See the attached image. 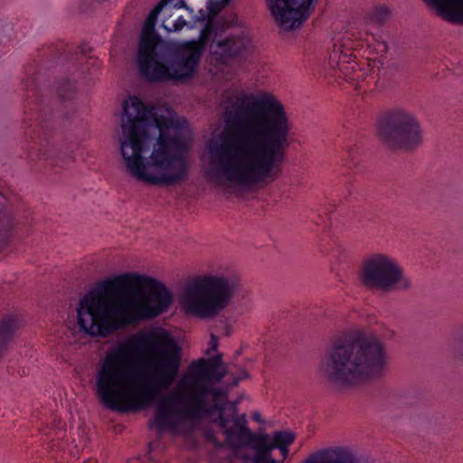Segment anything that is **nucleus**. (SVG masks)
Returning a JSON list of instances; mask_svg holds the SVG:
<instances>
[{
  "instance_id": "4468645a",
  "label": "nucleus",
  "mask_w": 463,
  "mask_h": 463,
  "mask_svg": "<svg viewBox=\"0 0 463 463\" xmlns=\"http://www.w3.org/2000/svg\"><path fill=\"white\" fill-rule=\"evenodd\" d=\"M273 18L284 30H292L306 21L318 0H266Z\"/></svg>"
},
{
  "instance_id": "2eb2a0df",
  "label": "nucleus",
  "mask_w": 463,
  "mask_h": 463,
  "mask_svg": "<svg viewBox=\"0 0 463 463\" xmlns=\"http://www.w3.org/2000/svg\"><path fill=\"white\" fill-rule=\"evenodd\" d=\"M444 20L463 24V0H424Z\"/></svg>"
},
{
  "instance_id": "dca6fc26",
  "label": "nucleus",
  "mask_w": 463,
  "mask_h": 463,
  "mask_svg": "<svg viewBox=\"0 0 463 463\" xmlns=\"http://www.w3.org/2000/svg\"><path fill=\"white\" fill-rule=\"evenodd\" d=\"M301 463H354L341 448L324 449L310 454Z\"/></svg>"
},
{
  "instance_id": "39448f33",
  "label": "nucleus",
  "mask_w": 463,
  "mask_h": 463,
  "mask_svg": "<svg viewBox=\"0 0 463 463\" xmlns=\"http://www.w3.org/2000/svg\"><path fill=\"white\" fill-rule=\"evenodd\" d=\"M117 294L109 298L90 292L77 308L78 325L91 336H108L128 326L152 319L168 311L171 291L160 281L137 273H124L104 283Z\"/></svg>"
},
{
  "instance_id": "9b49d317",
  "label": "nucleus",
  "mask_w": 463,
  "mask_h": 463,
  "mask_svg": "<svg viewBox=\"0 0 463 463\" xmlns=\"http://www.w3.org/2000/svg\"><path fill=\"white\" fill-rule=\"evenodd\" d=\"M361 280L367 288L385 291L404 289L411 284L396 260L383 253L373 254L364 260Z\"/></svg>"
},
{
  "instance_id": "9d476101",
  "label": "nucleus",
  "mask_w": 463,
  "mask_h": 463,
  "mask_svg": "<svg viewBox=\"0 0 463 463\" xmlns=\"http://www.w3.org/2000/svg\"><path fill=\"white\" fill-rule=\"evenodd\" d=\"M184 8L188 11L190 21H187L184 16L180 15L169 24L164 19L161 25L167 33H178L184 27L193 29L196 24L207 21L203 28L207 25H210L211 28L210 38L213 37V41L210 44V54L213 61L221 64H229L233 59L241 58L250 52L251 41L244 33L237 37L234 35L225 39H219L218 37L219 33L235 24V16H232L227 21L222 20L213 24V19L216 14H213L208 6L207 11L201 9L197 14L185 5Z\"/></svg>"
},
{
  "instance_id": "0eeeda50",
  "label": "nucleus",
  "mask_w": 463,
  "mask_h": 463,
  "mask_svg": "<svg viewBox=\"0 0 463 463\" xmlns=\"http://www.w3.org/2000/svg\"><path fill=\"white\" fill-rule=\"evenodd\" d=\"M388 45L373 35L348 29L336 40L328 58L332 76L354 85L356 90H370L369 81L374 80L376 62L383 64Z\"/></svg>"
},
{
  "instance_id": "a211bd4d",
  "label": "nucleus",
  "mask_w": 463,
  "mask_h": 463,
  "mask_svg": "<svg viewBox=\"0 0 463 463\" xmlns=\"http://www.w3.org/2000/svg\"><path fill=\"white\" fill-rule=\"evenodd\" d=\"M218 345H219L218 337L215 335L212 334L211 339L209 342V348L206 351L207 354H210L211 353L215 352L217 350Z\"/></svg>"
},
{
  "instance_id": "5701e85b",
  "label": "nucleus",
  "mask_w": 463,
  "mask_h": 463,
  "mask_svg": "<svg viewBox=\"0 0 463 463\" xmlns=\"http://www.w3.org/2000/svg\"><path fill=\"white\" fill-rule=\"evenodd\" d=\"M2 230V226H0V231Z\"/></svg>"
},
{
  "instance_id": "f3484780",
  "label": "nucleus",
  "mask_w": 463,
  "mask_h": 463,
  "mask_svg": "<svg viewBox=\"0 0 463 463\" xmlns=\"http://www.w3.org/2000/svg\"><path fill=\"white\" fill-rule=\"evenodd\" d=\"M43 434L46 436V439L50 440V442L54 443L55 439H60L64 436V431L62 430H44ZM55 446V444H52Z\"/></svg>"
},
{
  "instance_id": "4be33fe9",
  "label": "nucleus",
  "mask_w": 463,
  "mask_h": 463,
  "mask_svg": "<svg viewBox=\"0 0 463 463\" xmlns=\"http://www.w3.org/2000/svg\"><path fill=\"white\" fill-rule=\"evenodd\" d=\"M253 419H254L255 420H258V421H259V420H260V416H259V414L255 413V414L253 415Z\"/></svg>"
},
{
  "instance_id": "6e6552de",
  "label": "nucleus",
  "mask_w": 463,
  "mask_h": 463,
  "mask_svg": "<svg viewBox=\"0 0 463 463\" xmlns=\"http://www.w3.org/2000/svg\"><path fill=\"white\" fill-rule=\"evenodd\" d=\"M210 25L203 28L197 40L165 42L138 49L137 64L141 75L150 81L184 80L193 77L210 40Z\"/></svg>"
},
{
  "instance_id": "412c9836",
  "label": "nucleus",
  "mask_w": 463,
  "mask_h": 463,
  "mask_svg": "<svg viewBox=\"0 0 463 463\" xmlns=\"http://www.w3.org/2000/svg\"><path fill=\"white\" fill-rule=\"evenodd\" d=\"M231 328L229 326H226L224 335H229L231 334Z\"/></svg>"
},
{
  "instance_id": "423d86ee",
  "label": "nucleus",
  "mask_w": 463,
  "mask_h": 463,
  "mask_svg": "<svg viewBox=\"0 0 463 463\" xmlns=\"http://www.w3.org/2000/svg\"><path fill=\"white\" fill-rule=\"evenodd\" d=\"M387 364L383 344L373 335L357 330L334 342L321 370L337 384H357L382 373Z\"/></svg>"
},
{
  "instance_id": "f257e3e1",
  "label": "nucleus",
  "mask_w": 463,
  "mask_h": 463,
  "mask_svg": "<svg viewBox=\"0 0 463 463\" xmlns=\"http://www.w3.org/2000/svg\"><path fill=\"white\" fill-rule=\"evenodd\" d=\"M222 103L229 128L207 146L210 178L241 187L274 179L291 138L284 105L267 90H230Z\"/></svg>"
},
{
  "instance_id": "6ab92c4d",
  "label": "nucleus",
  "mask_w": 463,
  "mask_h": 463,
  "mask_svg": "<svg viewBox=\"0 0 463 463\" xmlns=\"http://www.w3.org/2000/svg\"><path fill=\"white\" fill-rule=\"evenodd\" d=\"M389 14V11L384 6H379L375 9V16H379V19H383Z\"/></svg>"
},
{
  "instance_id": "aec40b11",
  "label": "nucleus",
  "mask_w": 463,
  "mask_h": 463,
  "mask_svg": "<svg viewBox=\"0 0 463 463\" xmlns=\"http://www.w3.org/2000/svg\"><path fill=\"white\" fill-rule=\"evenodd\" d=\"M248 377V373L245 370H241L240 374L234 379L233 384H237L241 380Z\"/></svg>"
},
{
  "instance_id": "20e7f679",
  "label": "nucleus",
  "mask_w": 463,
  "mask_h": 463,
  "mask_svg": "<svg viewBox=\"0 0 463 463\" xmlns=\"http://www.w3.org/2000/svg\"><path fill=\"white\" fill-rule=\"evenodd\" d=\"M191 140L188 122L172 110L159 114L135 96L124 101L120 151L128 171L137 180L156 185L185 180Z\"/></svg>"
},
{
  "instance_id": "1a4fd4ad",
  "label": "nucleus",
  "mask_w": 463,
  "mask_h": 463,
  "mask_svg": "<svg viewBox=\"0 0 463 463\" xmlns=\"http://www.w3.org/2000/svg\"><path fill=\"white\" fill-rule=\"evenodd\" d=\"M235 292L234 281L219 274H203L192 279L179 297L181 309L199 319H211L224 310Z\"/></svg>"
},
{
  "instance_id": "7ed1b4c3",
  "label": "nucleus",
  "mask_w": 463,
  "mask_h": 463,
  "mask_svg": "<svg viewBox=\"0 0 463 463\" xmlns=\"http://www.w3.org/2000/svg\"><path fill=\"white\" fill-rule=\"evenodd\" d=\"M181 361L182 349L168 330L139 332L106 354L96 376L97 394L112 411L145 410L174 383Z\"/></svg>"
},
{
  "instance_id": "f03ea898",
  "label": "nucleus",
  "mask_w": 463,
  "mask_h": 463,
  "mask_svg": "<svg viewBox=\"0 0 463 463\" xmlns=\"http://www.w3.org/2000/svg\"><path fill=\"white\" fill-rule=\"evenodd\" d=\"M225 373L220 355L192 361L171 393L157 403L156 416L149 427L158 431L178 433L188 418H212L217 415L215 420L235 456L246 462L250 458L242 450L249 447L255 451L252 463H279L270 458V453L278 449L286 458L288 447L295 440L294 434L277 431L270 442L268 435L251 432L247 426L246 415H235V405L228 402L226 390L213 387L222 380Z\"/></svg>"
},
{
  "instance_id": "ddd939ff",
  "label": "nucleus",
  "mask_w": 463,
  "mask_h": 463,
  "mask_svg": "<svg viewBox=\"0 0 463 463\" xmlns=\"http://www.w3.org/2000/svg\"><path fill=\"white\" fill-rule=\"evenodd\" d=\"M230 0H208V7L213 14H217L223 9ZM184 0H161L147 15L140 36L138 49L151 48L165 43L160 36L156 33L155 26L158 16L161 15L162 21L172 17L174 9L184 7Z\"/></svg>"
},
{
  "instance_id": "f8f14e48",
  "label": "nucleus",
  "mask_w": 463,
  "mask_h": 463,
  "mask_svg": "<svg viewBox=\"0 0 463 463\" xmlns=\"http://www.w3.org/2000/svg\"><path fill=\"white\" fill-rule=\"evenodd\" d=\"M380 137L391 146L412 148L421 142V130L413 115L403 110L392 111L378 125Z\"/></svg>"
}]
</instances>
